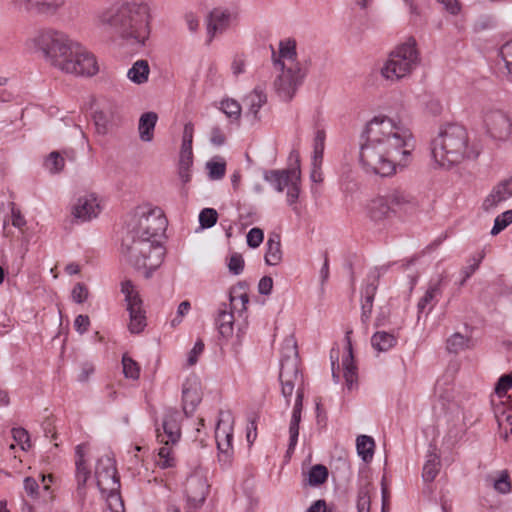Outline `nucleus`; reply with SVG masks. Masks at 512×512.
<instances>
[{
    "mask_svg": "<svg viewBox=\"0 0 512 512\" xmlns=\"http://www.w3.org/2000/svg\"><path fill=\"white\" fill-rule=\"evenodd\" d=\"M415 139L400 120L379 113L370 118L359 135V164L368 175L391 177L412 159Z\"/></svg>",
    "mask_w": 512,
    "mask_h": 512,
    "instance_id": "1",
    "label": "nucleus"
},
{
    "mask_svg": "<svg viewBox=\"0 0 512 512\" xmlns=\"http://www.w3.org/2000/svg\"><path fill=\"white\" fill-rule=\"evenodd\" d=\"M28 50L41 53L51 67L76 76H93L98 70L97 60L79 41L66 32L47 27L38 30L25 41Z\"/></svg>",
    "mask_w": 512,
    "mask_h": 512,
    "instance_id": "2",
    "label": "nucleus"
},
{
    "mask_svg": "<svg viewBox=\"0 0 512 512\" xmlns=\"http://www.w3.org/2000/svg\"><path fill=\"white\" fill-rule=\"evenodd\" d=\"M152 16L148 4L128 1L115 3L99 11L95 25L102 31L114 34L123 42L143 47L151 34Z\"/></svg>",
    "mask_w": 512,
    "mask_h": 512,
    "instance_id": "3",
    "label": "nucleus"
},
{
    "mask_svg": "<svg viewBox=\"0 0 512 512\" xmlns=\"http://www.w3.org/2000/svg\"><path fill=\"white\" fill-rule=\"evenodd\" d=\"M480 154V146L470 138L467 129L459 124H448L439 129L431 141V157L435 165L450 168Z\"/></svg>",
    "mask_w": 512,
    "mask_h": 512,
    "instance_id": "4",
    "label": "nucleus"
},
{
    "mask_svg": "<svg viewBox=\"0 0 512 512\" xmlns=\"http://www.w3.org/2000/svg\"><path fill=\"white\" fill-rule=\"evenodd\" d=\"M279 381L285 404L292 405L291 416H301L304 378L294 336L286 337L281 344Z\"/></svg>",
    "mask_w": 512,
    "mask_h": 512,
    "instance_id": "5",
    "label": "nucleus"
},
{
    "mask_svg": "<svg viewBox=\"0 0 512 512\" xmlns=\"http://www.w3.org/2000/svg\"><path fill=\"white\" fill-rule=\"evenodd\" d=\"M273 64L278 72L275 89L283 100H291L306 76V70L297 59L294 39L285 38L279 42L278 53L273 52Z\"/></svg>",
    "mask_w": 512,
    "mask_h": 512,
    "instance_id": "6",
    "label": "nucleus"
},
{
    "mask_svg": "<svg viewBox=\"0 0 512 512\" xmlns=\"http://www.w3.org/2000/svg\"><path fill=\"white\" fill-rule=\"evenodd\" d=\"M421 58L416 40L409 38L397 45L388 55L381 67V76L391 82L409 78L420 65Z\"/></svg>",
    "mask_w": 512,
    "mask_h": 512,
    "instance_id": "7",
    "label": "nucleus"
},
{
    "mask_svg": "<svg viewBox=\"0 0 512 512\" xmlns=\"http://www.w3.org/2000/svg\"><path fill=\"white\" fill-rule=\"evenodd\" d=\"M165 254L162 239L133 238L129 248V261L144 277L150 278L162 265Z\"/></svg>",
    "mask_w": 512,
    "mask_h": 512,
    "instance_id": "8",
    "label": "nucleus"
},
{
    "mask_svg": "<svg viewBox=\"0 0 512 512\" xmlns=\"http://www.w3.org/2000/svg\"><path fill=\"white\" fill-rule=\"evenodd\" d=\"M351 333V331L346 332L342 349L332 348L330 352L333 381L336 384L343 382L345 389L349 392L358 388V368L354 360Z\"/></svg>",
    "mask_w": 512,
    "mask_h": 512,
    "instance_id": "9",
    "label": "nucleus"
},
{
    "mask_svg": "<svg viewBox=\"0 0 512 512\" xmlns=\"http://www.w3.org/2000/svg\"><path fill=\"white\" fill-rule=\"evenodd\" d=\"M136 226L133 238L162 239L167 228V219L161 208L151 204H143L136 208Z\"/></svg>",
    "mask_w": 512,
    "mask_h": 512,
    "instance_id": "10",
    "label": "nucleus"
},
{
    "mask_svg": "<svg viewBox=\"0 0 512 512\" xmlns=\"http://www.w3.org/2000/svg\"><path fill=\"white\" fill-rule=\"evenodd\" d=\"M95 476L97 486L101 494L107 499L111 509L113 508V501L118 502L120 508L123 510V503L120 497V479L115 465V461L109 456L103 457L98 460Z\"/></svg>",
    "mask_w": 512,
    "mask_h": 512,
    "instance_id": "11",
    "label": "nucleus"
},
{
    "mask_svg": "<svg viewBox=\"0 0 512 512\" xmlns=\"http://www.w3.org/2000/svg\"><path fill=\"white\" fill-rule=\"evenodd\" d=\"M264 179L277 192L287 189V203L296 210V203L300 194L301 172L299 168L287 170H271L264 173Z\"/></svg>",
    "mask_w": 512,
    "mask_h": 512,
    "instance_id": "12",
    "label": "nucleus"
},
{
    "mask_svg": "<svg viewBox=\"0 0 512 512\" xmlns=\"http://www.w3.org/2000/svg\"><path fill=\"white\" fill-rule=\"evenodd\" d=\"M483 127L495 141L507 142L512 138V117L503 109L491 106L483 110Z\"/></svg>",
    "mask_w": 512,
    "mask_h": 512,
    "instance_id": "13",
    "label": "nucleus"
},
{
    "mask_svg": "<svg viewBox=\"0 0 512 512\" xmlns=\"http://www.w3.org/2000/svg\"><path fill=\"white\" fill-rule=\"evenodd\" d=\"M120 288L124 295L126 310L129 313L128 329L133 334H139L146 327V312L143 308L142 299L130 280H123Z\"/></svg>",
    "mask_w": 512,
    "mask_h": 512,
    "instance_id": "14",
    "label": "nucleus"
},
{
    "mask_svg": "<svg viewBox=\"0 0 512 512\" xmlns=\"http://www.w3.org/2000/svg\"><path fill=\"white\" fill-rule=\"evenodd\" d=\"M434 408L438 413H453L458 406L456 399V389L453 375L445 373L436 381L434 388Z\"/></svg>",
    "mask_w": 512,
    "mask_h": 512,
    "instance_id": "15",
    "label": "nucleus"
},
{
    "mask_svg": "<svg viewBox=\"0 0 512 512\" xmlns=\"http://www.w3.org/2000/svg\"><path fill=\"white\" fill-rule=\"evenodd\" d=\"M102 209V202L94 193L81 194L70 205V213L77 223H86L96 219Z\"/></svg>",
    "mask_w": 512,
    "mask_h": 512,
    "instance_id": "16",
    "label": "nucleus"
},
{
    "mask_svg": "<svg viewBox=\"0 0 512 512\" xmlns=\"http://www.w3.org/2000/svg\"><path fill=\"white\" fill-rule=\"evenodd\" d=\"M193 135L194 126L188 122L184 125L182 143L178 160V177L183 185L189 183L192 178L193 167Z\"/></svg>",
    "mask_w": 512,
    "mask_h": 512,
    "instance_id": "17",
    "label": "nucleus"
},
{
    "mask_svg": "<svg viewBox=\"0 0 512 512\" xmlns=\"http://www.w3.org/2000/svg\"><path fill=\"white\" fill-rule=\"evenodd\" d=\"M510 389H512V374H504L498 379L490 397L494 416H512V401L508 395Z\"/></svg>",
    "mask_w": 512,
    "mask_h": 512,
    "instance_id": "18",
    "label": "nucleus"
},
{
    "mask_svg": "<svg viewBox=\"0 0 512 512\" xmlns=\"http://www.w3.org/2000/svg\"><path fill=\"white\" fill-rule=\"evenodd\" d=\"M237 21L238 12L236 9L216 7L207 16V34L210 38H213L227 31Z\"/></svg>",
    "mask_w": 512,
    "mask_h": 512,
    "instance_id": "19",
    "label": "nucleus"
},
{
    "mask_svg": "<svg viewBox=\"0 0 512 512\" xmlns=\"http://www.w3.org/2000/svg\"><path fill=\"white\" fill-rule=\"evenodd\" d=\"M233 418H219L215 428V439L219 460L227 463L233 455Z\"/></svg>",
    "mask_w": 512,
    "mask_h": 512,
    "instance_id": "20",
    "label": "nucleus"
},
{
    "mask_svg": "<svg viewBox=\"0 0 512 512\" xmlns=\"http://www.w3.org/2000/svg\"><path fill=\"white\" fill-rule=\"evenodd\" d=\"M512 197V177L495 185L482 202L485 212H494Z\"/></svg>",
    "mask_w": 512,
    "mask_h": 512,
    "instance_id": "21",
    "label": "nucleus"
},
{
    "mask_svg": "<svg viewBox=\"0 0 512 512\" xmlns=\"http://www.w3.org/2000/svg\"><path fill=\"white\" fill-rule=\"evenodd\" d=\"M185 492L189 509H198L206 499L208 485L202 477L191 476L186 481Z\"/></svg>",
    "mask_w": 512,
    "mask_h": 512,
    "instance_id": "22",
    "label": "nucleus"
},
{
    "mask_svg": "<svg viewBox=\"0 0 512 512\" xmlns=\"http://www.w3.org/2000/svg\"><path fill=\"white\" fill-rule=\"evenodd\" d=\"M183 410L188 416L192 414L202 399L201 383L196 376L186 379L182 387Z\"/></svg>",
    "mask_w": 512,
    "mask_h": 512,
    "instance_id": "23",
    "label": "nucleus"
},
{
    "mask_svg": "<svg viewBox=\"0 0 512 512\" xmlns=\"http://www.w3.org/2000/svg\"><path fill=\"white\" fill-rule=\"evenodd\" d=\"M156 438L164 445H174L181 438V426L177 418H163L161 427L156 423Z\"/></svg>",
    "mask_w": 512,
    "mask_h": 512,
    "instance_id": "24",
    "label": "nucleus"
},
{
    "mask_svg": "<svg viewBox=\"0 0 512 512\" xmlns=\"http://www.w3.org/2000/svg\"><path fill=\"white\" fill-rule=\"evenodd\" d=\"M441 294V280L439 279L430 282L424 295L419 299L417 303L418 319H420L422 315L427 317L431 313V311L438 303Z\"/></svg>",
    "mask_w": 512,
    "mask_h": 512,
    "instance_id": "25",
    "label": "nucleus"
},
{
    "mask_svg": "<svg viewBox=\"0 0 512 512\" xmlns=\"http://www.w3.org/2000/svg\"><path fill=\"white\" fill-rule=\"evenodd\" d=\"M392 213L389 201L384 196H377L366 204V214L374 222L382 221Z\"/></svg>",
    "mask_w": 512,
    "mask_h": 512,
    "instance_id": "26",
    "label": "nucleus"
},
{
    "mask_svg": "<svg viewBox=\"0 0 512 512\" xmlns=\"http://www.w3.org/2000/svg\"><path fill=\"white\" fill-rule=\"evenodd\" d=\"M373 281L368 283L362 291V300H361V320L363 323H367L370 319L372 309H373V301L377 290L376 279L378 277L377 274L371 275Z\"/></svg>",
    "mask_w": 512,
    "mask_h": 512,
    "instance_id": "27",
    "label": "nucleus"
},
{
    "mask_svg": "<svg viewBox=\"0 0 512 512\" xmlns=\"http://www.w3.org/2000/svg\"><path fill=\"white\" fill-rule=\"evenodd\" d=\"M158 121V115L153 112L143 113L138 122L139 138L143 142H151L154 138V130Z\"/></svg>",
    "mask_w": 512,
    "mask_h": 512,
    "instance_id": "28",
    "label": "nucleus"
},
{
    "mask_svg": "<svg viewBox=\"0 0 512 512\" xmlns=\"http://www.w3.org/2000/svg\"><path fill=\"white\" fill-rule=\"evenodd\" d=\"M392 212L406 210L415 205L414 198L407 192L400 189H393L386 194Z\"/></svg>",
    "mask_w": 512,
    "mask_h": 512,
    "instance_id": "29",
    "label": "nucleus"
},
{
    "mask_svg": "<svg viewBox=\"0 0 512 512\" xmlns=\"http://www.w3.org/2000/svg\"><path fill=\"white\" fill-rule=\"evenodd\" d=\"M265 263L269 266H276L282 261V250L280 237L277 234L269 236L265 244Z\"/></svg>",
    "mask_w": 512,
    "mask_h": 512,
    "instance_id": "30",
    "label": "nucleus"
},
{
    "mask_svg": "<svg viewBox=\"0 0 512 512\" xmlns=\"http://www.w3.org/2000/svg\"><path fill=\"white\" fill-rule=\"evenodd\" d=\"M150 75V66L147 60L139 59L135 61L127 71V78L134 84L142 85L148 82Z\"/></svg>",
    "mask_w": 512,
    "mask_h": 512,
    "instance_id": "31",
    "label": "nucleus"
},
{
    "mask_svg": "<svg viewBox=\"0 0 512 512\" xmlns=\"http://www.w3.org/2000/svg\"><path fill=\"white\" fill-rule=\"evenodd\" d=\"M216 327L221 337L229 339L234 331V315L232 311L225 309L219 310L216 318Z\"/></svg>",
    "mask_w": 512,
    "mask_h": 512,
    "instance_id": "32",
    "label": "nucleus"
},
{
    "mask_svg": "<svg viewBox=\"0 0 512 512\" xmlns=\"http://www.w3.org/2000/svg\"><path fill=\"white\" fill-rule=\"evenodd\" d=\"M397 343V337L393 333L378 331L371 337V345L378 352H387Z\"/></svg>",
    "mask_w": 512,
    "mask_h": 512,
    "instance_id": "33",
    "label": "nucleus"
},
{
    "mask_svg": "<svg viewBox=\"0 0 512 512\" xmlns=\"http://www.w3.org/2000/svg\"><path fill=\"white\" fill-rule=\"evenodd\" d=\"M113 113L111 111L96 110L93 114L95 130L98 135H107L113 127Z\"/></svg>",
    "mask_w": 512,
    "mask_h": 512,
    "instance_id": "34",
    "label": "nucleus"
},
{
    "mask_svg": "<svg viewBox=\"0 0 512 512\" xmlns=\"http://www.w3.org/2000/svg\"><path fill=\"white\" fill-rule=\"evenodd\" d=\"M440 466V456L436 453V449L429 450L422 473L424 481L432 482L438 475Z\"/></svg>",
    "mask_w": 512,
    "mask_h": 512,
    "instance_id": "35",
    "label": "nucleus"
},
{
    "mask_svg": "<svg viewBox=\"0 0 512 512\" xmlns=\"http://www.w3.org/2000/svg\"><path fill=\"white\" fill-rule=\"evenodd\" d=\"M267 97L266 94L260 88H255L252 92H250L244 100L246 107L248 108V112L256 117L261 107L266 103Z\"/></svg>",
    "mask_w": 512,
    "mask_h": 512,
    "instance_id": "36",
    "label": "nucleus"
},
{
    "mask_svg": "<svg viewBox=\"0 0 512 512\" xmlns=\"http://www.w3.org/2000/svg\"><path fill=\"white\" fill-rule=\"evenodd\" d=\"M487 481L501 494H507L512 489V482L508 470H501L497 472L495 476H488Z\"/></svg>",
    "mask_w": 512,
    "mask_h": 512,
    "instance_id": "37",
    "label": "nucleus"
},
{
    "mask_svg": "<svg viewBox=\"0 0 512 512\" xmlns=\"http://www.w3.org/2000/svg\"><path fill=\"white\" fill-rule=\"evenodd\" d=\"M65 156L69 157V153L66 151L63 153L59 151L51 152L45 159V169L51 174L59 173L65 166Z\"/></svg>",
    "mask_w": 512,
    "mask_h": 512,
    "instance_id": "38",
    "label": "nucleus"
},
{
    "mask_svg": "<svg viewBox=\"0 0 512 512\" xmlns=\"http://www.w3.org/2000/svg\"><path fill=\"white\" fill-rule=\"evenodd\" d=\"M357 452L363 461L368 462L372 459L374 453V440L367 435H360L356 440Z\"/></svg>",
    "mask_w": 512,
    "mask_h": 512,
    "instance_id": "39",
    "label": "nucleus"
},
{
    "mask_svg": "<svg viewBox=\"0 0 512 512\" xmlns=\"http://www.w3.org/2000/svg\"><path fill=\"white\" fill-rule=\"evenodd\" d=\"M206 169L210 180H220L226 172V162L223 158L217 156L206 162Z\"/></svg>",
    "mask_w": 512,
    "mask_h": 512,
    "instance_id": "40",
    "label": "nucleus"
},
{
    "mask_svg": "<svg viewBox=\"0 0 512 512\" xmlns=\"http://www.w3.org/2000/svg\"><path fill=\"white\" fill-rule=\"evenodd\" d=\"M328 469L322 464L312 466L307 475V483L310 486H319L327 481Z\"/></svg>",
    "mask_w": 512,
    "mask_h": 512,
    "instance_id": "41",
    "label": "nucleus"
},
{
    "mask_svg": "<svg viewBox=\"0 0 512 512\" xmlns=\"http://www.w3.org/2000/svg\"><path fill=\"white\" fill-rule=\"evenodd\" d=\"M65 4V0H39L34 2L35 9L43 15L56 14Z\"/></svg>",
    "mask_w": 512,
    "mask_h": 512,
    "instance_id": "42",
    "label": "nucleus"
},
{
    "mask_svg": "<svg viewBox=\"0 0 512 512\" xmlns=\"http://www.w3.org/2000/svg\"><path fill=\"white\" fill-rule=\"evenodd\" d=\"M326 131L321 125H317L313 139V155L312 158L323 159L325 150Z\"/></svg>",
    "mask_w": 512,
    "mask_h": 512,
    "instance_id": "43",
    "label": "nucleus"
},
{
    "mask_svg": "<svg viewBox=\"0 0 512 512\" xmlns=\"http://www.w3.org/2000/svg\"><path fill=\"white\" fill-rule=\"evenodd\" d=\"M470 347H471L470 338H468L460 333H454L447 340V349L449 350V352H452V353H459V352H461L465 349H468Z\"/></svg>",
    "mask_w": 512,
    "mask_h": 512,
    "instance_id": "44",
    "label": "nucleus"
},
{
    "mask_svg": "<svg viewBox=\"0 0 512 512\" xmlns=\"http://www.w3.org/2000/svg\"><path fill=\"white\" fill-rule=\"evenodd\" d=\"M123 374L127 379L137 380L140 376V367L130 356L124 354L122 357Z\"/></svg>",
    "mask_w": 512,
    "mask_h": 512,
    "instance_id": "45",
    "label": "nucleus"
},
{
    "mask_svg": "<svg viewBox=\"0 0 512 512\" xmlns=\"http://www.w3.org/2000/svg\"><path fill=\"white\" fill-rule=\"evenodd\" d=\"M512 224V209L506 210L505 212L499 214L495 220L494 225L491 229V235L496 236L501 231H503L506 227Z\"/></svg>",
    "mask_w": 512,
    "mask_h": 512,
    "instance_id": "46",
    "label": "nucleus"
},
{
    "mask_svg": "<svg viewBox=\"0 0 512 512\" xmlns=\"http://www.w3.org/2000/svg\"><path fill=\"white\" fill-rule=\"evenodd\" d=\"M220 109L230 119L237 120L241 115V106L236 100L233 99L222 100L220 103Z\"/></svg>",
    "mask_w": 512,
    "mask_h": 512,
    "instance_id": "47",
    "label": "nucleus"
},
{
    "mask_svg": "<svg viewBox=\"0 0 512 512\" xmlns=\"http://www.w3.org/2000/svg\"><path fill=\"white\" fill-rule=\"evenodd\" d=\"M159 460L157 464L159 467L165 469L175 466V458L173 456V450L169 445H164L159 449L158 452Z\"/></svg>",
    "mask_w": 512,
    "mask_h": 512,
    "instance_id": "48",
    "label": "nucleus"
},
{
    "mask_svg": "<svg viewBox=\"0 0 512 512\" xmlns=\"http://www.w3.org/2000/svg\"><path fill=\"white\" fill-rule=\"evenodd\" d=\"M218 219V214L213 208H204L199 214V223L202 228L213 227Z\"/></svg>",
    "mask_w": 512,
    "mask_h": 512,
    "instance_id": "49",
    "label": "nucleus"
},
{
    "mask_svg": "<svg viewBox=\"0 0 512 512\" xmlns=\"http://www.w3.org/2000/svg\"><path fill=\"white\" fill-rule=\"evenodd\" d=\"M75 464L78 490H81L86 485V482L90 476V470L86 466L85 460H76Z\"/></svg>",
    "mask_w": 512,
    "mask_h": 512,
    "instance_id": "50",
    "label": "nucleus"
},
{
    "mask_svg": "<svg viewBox=\"0 0 512 512\" xmlns=\"http://www.w3.org/2000/svg\"><path fill=\"white\" fill-rule=\"evenodd\" d=\"M370 494L367 487H361L357 495V510L358 512H370Z\"/></svg>",
    "mask_w": 512,
    "mask_h": 512,
    "instance_id": "51",
    "label": "nucleus"
},
{
    "mask_svg": "<svg viewBox=\"0 0 512 512\" xmlns=\"http://www.w3.org/2000/svg\"><path fill=\"white\" fill-rule=\"evenodd\" d=\"M191 304L189 301H182L176 310V314L170 320L171 327L175 328L180 325L183 321V318L190 312Z\"/></svg>",
    "mask_w": 512,
    "mask_h": 512,
    "instance_id": "52",
    "label": "nucleus"
},
{
    "mask_svg": "<svg viewBox=\"0 0 512 512\" xmlns=\"http://www.w3.org/2000/svg\"><path fill=\"white\" fill-rule=\"evenodd\" d=\"M301 418H293L290 426H289V434H290V442L287 449V455L293 453L295 446L297 444L298 435H299V424Z\"/></svg>",
    "mask_w": 512,
    "mask_h": 512,
    "instance_id": "53",
    "label": "nucleus"
},
{
    "mask_svg": "<svg viewBox=\"0 0 512 512\" xmlns=\"http://www.w3.org/2000/svg\"><path fill=\"white\" fill-rule=\"evenodd\" d=\"M500 55L512 79V40L507 41L501 46Z\"/></svg>",
    "mask_w": 512,
    "mask_h": 512,
    "instance_id": "54",
    "label": "nucleus"
},
{
    "mask_svg": "<svg viewBox=\"0 0 512 512\" xmlns=\"http://www.w3.org/2000/svg\"><path fill=\"white\" fill-rule=\"evenodd\" d=\"M264 240L263 230L260 228H252L249 230L246 236L247 245L250 248H258Z\"/></svg>",
    "mask_w": 512,
    "mask_h": 512,
    "instance_id": "55",
    "label": "nucleus"
},
{
    "mask_svg": "<svg viewBox=\"0 0 512 512\" xmlns=\"http://www.w3.org/2000/svg\"><path fill=\"white\" fill-rule=\"evenodd\" d=\"M228 269L230 273L239 275L244 270V259L241 254L233 253L228 259Z\"/></svg>",
    "mask_w": 512,
    "mask_h": 512,
    "instance_id": "56",
    "label": "nucleus"
},
{
    "mask_svg": "<svg viewBox=\"0 0 512 512\" xmlns=\"http://www.w3.org/2000/svg\"><path fill=\"white\" fill-rule=\"evenodd\" d=\"M88 296V289L83 283H77L71 291V298L77 304L84 303L88 299Z\"/></svg>",
    "mask_w": 512,
    "mask_h": 512,
    "instance_id": "57",
    "label": "nucleus"
},
{
    "mask_svg": "<svg viewBox=\"0 0 512 512\" xmlns=\"http://www.w3.org/2000/svg\"><path fill=\"white\" fill-rule=\"evenodd\" d=\"M204 351V343L202 340H197L193 348L189 351L187 356V365L193 366L197 363L200 355Z\"/></svg>",
    "mask_w": 512,
    "mask_h": 512,
    "instance_id": "58",
    "label": "nucleus"
},
{
    "mask_svg": "<svg viewBox=\"0 0 512 512\" xmlns=\"http://www.w3.org/2000/svg\"><path fill=\"white\" fill-rule=\"evenodd\" d=\"M483 257V254H479L471 259V263L462 270L464 277L460 285H463L466 282V280L470 278L471 275L478 269Z\"/></svg>",
    "mask_w": 512,
    "mask_h": 512,
    "instance_id": "59",
    "label": "nucleus"
},
{
    "mask_svg": "<svg viewBox=\"0 0 512 512\" xmlns=\"http://www.w3.org/2000/svg\"><path fill=\"white\" fill-rule=\"evenodd\" d=\"M322 162L323 159L312 158L310 179L314 183H322L323 181Z\"/></svg>",
    "mask_w": 512,
    "mask_h": 512,
    "instance_id": "60",
    "label": "nucleus"
},
{
    "mask_svg": "<svg viewBox=\"0 0 512 512\" xmlns=\"http://www.w3.org/2000/svg\"><path fill=\"white\" fill-rule=\"evenodd\" d=\"M499 434L504 439H508L509 433H512V418H497Z\"/></svg>",
    "mask_w": 512,
    "mask_h": 512,
    "instance_id": "61",
    "label": "nucleus"
},
{
    "mask_svg": "<svg viewBox=\"0 0 512 512\" xmlns=\"http://www.w3.org/2000/svg\"><path fill=\"white\" fill-rule=\"evenodd\" d=\"M90 327V319L87 315H78L74 320V328L79 334H84Z\"/></svg>",
    "mask_w": 512,
    "mask_h": 512,
    "instance_id": "62",
    "label": "nucleus"
},
{
    "mask_svg": "<svg viewBox=\"0 0 512 512\" xmlns=\"http://www.w3.org/2000/svg\"><path fill=\"white\" fill-rule=\"evenodd\" d=\"M24 489L29 496L33 498L38 496L39 485L34 478L26 477L24 479Z\"/></svg>",
    "mask_w": 512,
    "mask_h": 512,
    "instance_id": "63",
    "label": "nucleus"
},
{
    "mask_svg": "<svg viewBox=\"0 0 512 512\" xmlns=\"http://www.w3.org/2000/svg\"><path fill=\"white\" fill-rule=\"evenodd\" d=\"M226 141V137L219 127H213L210 133V142L215 146H222Z\"/></svg>",
    "mask_w": 512,
    "mask_h": 512,
    "instance_id": "64",
    "label": "nucleus"
}]
</instances>
